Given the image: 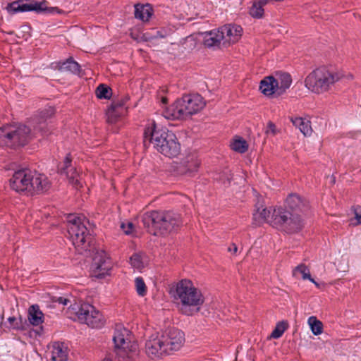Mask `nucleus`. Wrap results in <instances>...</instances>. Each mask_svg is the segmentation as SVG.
I'll use <instances>...</instances> for the list:
<instances>
[{
  "mask_svg": "<svg viewBox=\"0 0 361 361\" xmlns=\"http://www.w3.org/2000/svg\"><path fill=\"white\" fill-rule=\"evenodd\" d=\"M142 222L147 232L155 236H166L177 232L183 224L179 214L165 210H153L145 213Z\"/></svg>",
  "mask_w": 361,
  "mask_h": 361,
  "instance_id": "nucleus-1",
  "label": "nucleus"
},
{
  "mask_svg": "<svg viewBox=\"0 0 361 361\" xmlns=\"http://www.w3.org/2000/svg\"><path fill=\"white\" fill-rule=\"evenodd\" d=\"M143 144L145 147L152 144L154 148L168 157H175L180 152V145L176 135L167 130L157 129L154 122L145 128Z\"/></svg>",
  "mask_w": 361,
  "mask_h": 361,
  "instance_id": "nucleus-2",
  "label": "nucleus"
},
{
  "mask_svg": "<svg viewBox=\"0 0 361 361\" xmlns=\"http://www.w3.org/2000/svg\"><path fill=\"white\" fill-rule=\"evenodd\" d=\"M11 188L18 192H27L30 195L47 192L51 186L47 177L35 171L23 169L15 171L10 179Z\"/></svg>",
  "mask_w": 361,
  "mask_h": 361,
  "instance_id": "nucleus-3",
  "label": "nucleus"
},
{
  "mask_svg": "<svg viewBox=\"0 0 361 361\" xmlns=\"http://www.w3.org/2000/svg\"><path fill=\"white\" fill-rule=\"evenodd\" d=\"M205 104L204 98L199 94H185L166 107L163 114L169 120H184L200 111Z\"/></svg>",
  "mask_w": 361,
  "mask_h": 361,
  "instance_id": "nucleus-4",
  "label": "nucleus"
},
{
  "mask_svg": "<svg viewBox=\"0 0 361 361\" xmlns=\"http://www.w3.org/2000/svg\"><path fill=\"white\" fill-rule=\"evenodd\" d=\"M174 298L181 302V312L188 316L199 312L204 300L201 291L194 287L190 280L186 279L176 284Z\"/></svg>",
  "mask_w": 361,
  "mask_h": 361,
  "instance_id": "nucleus-5",
  "label": "nucleus"
},
{
  "mask_svg": "<svg viewBox=\"0 0 361 361\" xmlns=\"http://www.w3.org/2000/svg\"><path fill=\"white\" fill-rule=\"evenodd\" d=\"M34 137L31 128L23 123L0 127V146L18 149L27 145Z\"/></svg>",
  "mask_w": 361,
  "mask_h": 361,
  "instance_id": "nucleus-6",
  "label": "nucleus"
},
{
  "mask_svg": "<svg viewBox=\"0 0 361 361\" xmlns=\"http://www.w3.org/2000/svg\"><path fill=\"white\" fill-rule=\"evenodd\" d=\"M341 79L338 73L321 67L311 72L305 78V86L312 92L322 94L329 91Z\"/></svg>",
  "mask_w": 361,
  "mask_h": 361,
  "instance_id": "nucleus-7",
  "label": "nucleus"
},
{
  "mask_svg": "<svg viewBox=\"0 0 361 361\" xmlns=\"http://www.w3.org/2000/svg\"><path fill=\"white\" fill-rule=\"evenodd\" d=\"M85 218L69 214L67 217L68 233L72 239L73 243L78 250L82 253L83 251L90 250L92 237L88 233L85 225Z\"/></svg>",
  "mask_w": 361,
  "mask_h": 361,
  "instance_id": "nucleus-8",
  "label": "nucleus"
},
{
  "mask_svg": "<svg viewBox=\"0 0 361 361\" xmlns=\"http://www.w3.org/2000/svg\"><path fill=\"white\" fill-rule=\"evenodd\" d=\"M112 340L114 352L119 358L128 359L137 353V343L132 341L131 331L121 324L116 325Z\"/></svg>",
  "mask_w": 361,
  "mask_h": 361,
  "instance_id": "nucleus-9",
  "label": "nucleus"
},
{
  "mask_svg": "<svg viewBox=\"0 0 361 361\" xmlns=\"http://www.w3.org/2000/svg\"><path fill=\"white\" fill-rule=\"evenodd\" d=\"M271 225L286 233H295L303 227V220L299 214H293L284 208H274Z\"/></svg>",
  "mask_w": 361,
  "mask_h": 361,
  "instance_id": "nucleus-10",
  "label": "nucleus"
},
{
  "mask_svg": "<svg viewBox=\"0 0 361 361\" xmlns=\"http://www.w3.org/2000/svg\"><path fill=\"white\" fill-rule=\"evenodd\" d=\"M47 1L43 0L37 1L35 0H18L9 3L7 6V10L11 13H16L18 12L35 11L37 13H54L59 11L57 7H47L46 4Z\"/></svg>",
  "mask_w": 361,
  "mask_h": 361,
  "instance_id": "nucleus-11",
  "label": "nucleus"
},
{
  "mask_svg": "<svg viewBox=\"0 0 361 361\" xmlns=\"http://www.w3.org/2000/svg\"><path fill=\"white\" fill-rule=\"evenodd\" d=\"M76 314L81 322L92 328H101L105 323L102 314L89 303L81 304Z\"/></svg>",
  "mask_w": 361,
  "mask_h": 361,
  "instance_id": "nucleus-12",
  "label": "nucleus"
},
{
  "mask_svg": "<svg viewBox=\"0 0 361 361\" xmlns=\"http://www.w3.org/2000/svg\"><path fill=\"white\" fill-rule=\"evenodd\" d=\"M54 113V109L49 106L39 111L32 118L34 130L40 133L43 137H48L51 135L53 129L51 126H49L47 120L51 118Z\"/></svg>",
  "mask_w": 361,
  "mask_h": 361,
  "instance_id": "nucleus-13",
  "label": "nucleus"
},
{
  "mask_svg": "<svg viewBox=\"0 0 361 361\" xmlns=\"http://www.w3.org/2000/svg\"><path fill=\"white\" fill-rule=\"evenodd\" d=\"M54 113V109L49 106L39 111L32 118L34 130L40 133L43 137H48L51 135L53 129L51 126H49L47 120L51 118Z\"/></svg>",
  "mask_w": 361,
  "mask_h": 361,
  "instance_id": "nucleus-14",
  "label": "nucleus"
},
{
  "mask_svg": "<svg viewBox=\"0 0 361 361\" xmlns=\"http://www.w3.org/2000/svg\"><path fill=\"white\" fill-rule=\"evenodd\" d=\"M168 354L180 349L185 342L184 333L178 329H169L161 335Z\"/></svg>",
  "mask_w": 361,
  "mask_h": 361,
  "instance_id": "nucleus-15",
  "label": "nucleus"
},
{
  "mask_svg": "<svg viewBox=\"0 0 361 361\" xmlns=\"http://www.w3.org/2000/svg\"><path fill=\"white\" fill-rule=\"evenodd\" d=\"M72 156L71 153L66 154L63 162L58 164L57 170L58 173L61 175H66L68 178L69 183L75 187L76 189H79L82 187V184L79 179V173L76 169L72 166Z\"/></svg>",
  "mask_w": 361,
  "mask_h": 361,
  "instance_id": "nucleus-16",
  "label": "nucleus"
},
{
  "mask_svg": "<svg viewBox=\"0 0 361 361\" xmlns=\"http://www.w3.org/2000/svg\"><path fill=\"white\" fill-rule=\"evenodd\" d=\"M200 161L195 154H189L176 163L175 171L179 175L192 176L197 171Z\"/></svg>",
  "mask_w": 361,
  "mask_h": 361,
  "instance_id": "nucleus-17",
  "label": "nucleus"
},
{
  "mask_svg": "<svg viewBox=\"0 0 361 361\" xmlns=\"http://www.w3.org/2000/svg\"><path fill=\"white\" fill-rule=\"evenodd\" d=\"M167 350L161 335H152L145 343L146 353L152 359L168 355Z\"/></svg>",
  "mask_w": 361,
  "mask_h": 361,
  "instance_id": "nucleus-18",
  "label": "nucleus"
},
{
  "mask_svg": "<svg viewBox=\"0 0 361 361\" xmlns=\"http://www.w3.org/2000/svg\"><path fill=\"white\" fill-rule=\"evenodd\" d=\"M92 268L95 277L103 279L110 274L112 264L110 259L106 257L104 252H102L93 258Z\"/></svg>",
  "mask_w": 361,
  "mask_h": 361,
  "instance_id": "nucleus-19",
  "label": "nucleus"
},
{
  "mask_svg": "<svg viewBox=\"0 0 361 361\" xmlns=\"http://www.w3.org/2000/svg\"><path fill=\"white\" fill-rule=\"evenodd\" d=\"M202 35L203 44L207 48H219L221 42L224 38L223 27L218 30H213L201 34Z\"/></svg>",
  "mask_w": 361,
  "mask_h": 361,
  "instance_id": "nucleus-20",
  "label": "nucleus"
},
{
  "mask_svg": "<svg viewBox=\"0 0 361 361\" xmlns=\"http://www.w3.org/2000/svg\"><path fill=\"white\" fill-rule=\"evenodd\" d=\"M287 207L292 211L291 213H305L308 209V202L306 200L302 199L299 195L293 194L289 195L286 199Z\"/></svg>",
  "mask_w": 361,
  "mask_h": 361,
  "instance_id": "nucleus-21",
  "label": "nucleus"
},
{
  "mask_svg": "<svg viewBox=\"0 0 361 361\" xmlns=\"http://www.w3.org/2000/svg\"><path fill=\"white\" fill-rule=\"evenodd\" d=\"M274 208L270 207L264 208L262 205L257 206L253 213V221L255 225H261L264 223L271 224V215Z\"/></svg>",
  "mask_w": 361,
  "mask_h": 361,
  "instance_id": "nucleus-22",
  "label": "nucleus"
},
{
  "mask_svg": "<svg viewBox=\"0 0 361 361\" xmlns=\"http://www.w3.org/2000/svg\"><path fill=\"white\" fill-rule=\"evenodd\" d=\"M68 348L63 342H55L51 352L52 361H67Z\"/></svg>",
  "mask_w": 361,
  "mask_h": 361,
  "instance_id": "nucleus-23",
  "label": "nucleus"
},
{
  "mask_svg": "<svg viewBox=\"0 0 361 361\" xmlns=\"http://www.w3.org/2000/svg\"><path fill=\"white\" fill-rule=\"evenodd\" d=\"M276 87L277 82L273 76L266 77L260 82L259 90L265 95L270 96L276 93Z\"/></svg>",
  "mask_w": 361,
  "mask_h": 361,
  "instance_id": "nucleus-24",
  "label": "nucleus"
},
{
  "mask_svg": "<svg viewBox=\"0 0 361 361\" xmlns=\"http://www.w3.org/2000/svg\"><path fill=\"white\" fill-rule=\"evenodd\" d=\"M57 67L60 71L71 72L74 74L79 75L81 71L80 66L73 60V57H69L64 61H59Z\"/></svg>",
  "mask_w": 361,
  "mask_h": 361,
  "instance_id": "nucleus-25",
  "label": "nucleus"
},
{
  "mask_svg": "<svg viewBox=\"0 0 361 361\" xmlns=\"http://www.w3.org/2000/svg\"><path fill=\"white\" fill-rule=\"evenodd\" d=\"M28 320L33 326H38L44 322V314L38 305H32L29 307Z\"/></svg>",
  "mask_w": 361,
  "mask_h": 361,
  "instance_id": "nucleus-26",
  "label": "nucleus"
},
{
  "mask_svg": "<svg viewBox=\"0 0 361 361\" xmlns=\"http://www.w3.org/2000/svg\"><path fill=\"white\" fill-rule=\"evenodd\" d=\"M275 81L277 82L276 93L281 94L288 89L292 83V79L290 74L286 73H279Z\"/></svg>",
  "mask_w": 361,
  "mask_h": 361,
  "instance_id": "nucleus-27",
  "label": "nucleus"
},
{
  "mask_svg": "<svg viewBox=\"0 0 361 361\" xmlns=\"http://www.w3.org/2000/svg\"><path fill=\"white\" fill-rule=\"evenodd\" d=\"M290 121L294 126L298 128L305 136H310L312 133L310 121L302 117H292Z\"/></svg>",
  "mask_w": 361,
  "mask_h": 361,
  "instance_id": "nucleus-28",
  "label": "nucleus"
},
{
  "mask_svg": "<svg viewBox=\"0 0 361 361\" xmlns=\"http://www.w3.org/2000/svg\"><path fill=\"white\" fill-rule=\"evenodd\" d=\"M153 13L152 7L149 4L135 5V17L143 22L148 21Z\"/></svg>",
  "mask_w": 361,
  "mask_h": 361,
  "instance_id": "nucleus-29",
  "label": "nucleus"
},
{
  "mask_svg": "<svg viewBox=\"0 0 361 361\" xmlns=\"http://www.w3.org/2000/svg\"><path fill=\"white\" fill-rule=\"evenodd\" d=\"M243 34L240 25L230 24L227 26V44H234L240 40Z\"/></svg>",
  "mask_w": 361,
  "mask_h": 361,
  "instance_id": "nucleus-30",
  "label": "nucleus"
},
{
  "mask_svg": "<svg viewBox=\"0 0 361 361\" xmlns=\"http://www.w3.org/2000/svg\"><path fill=\"white\" fill-rule=\"evenodd\" d=\"M231 149L239 154L245 153L249 147L247 142L240 136H235L231 141L229 145Z\"/></svg>",
  "mask_w": 361,
  "mask_h": 361,
  "instance_id": "nucleus-31",
  "label": "nucleus"
},
{
  "mask_svg": "<svg viewBox=\"0 0 361 361\" xmlns=\"http://www.w3.org/2000/svg\"><path fill=\"white\" fill-rule=\"evenodd\" d=\"M265 5H267V4L264 3V0L253 1L249 10L250 15L255 18H262L264 12L263 7Z\"/></svg>",
  "mask_w": 361,
  "mask_h": 361,
  "instance_id": "nucleus-32",
  "label": "nucleus"
},
{
  "mask_svg": "<svg viewBox=\"0 0 361 361\" xmlns=\"http://www.w3.org/2000/svg\"><path fill=\"white\" fill-rule=\"evenodd\" d=\"M299 274H301V277L303 280L308 279L311 282L314 283V280L311 277L308 267L305 264L298 265L293 270V276L294 277H299Z\"/></svg>",
  "mask_w": 361,
  "mask_h": 361,
  "instance_id": "nucleus-33",
  "label": "nucleus"
},
{
  "mask_svg": "<svg viewBox=\"0 0 361 361\" xmlns=\"http://www.w3.org/2000/svg\"><path fill=\"white\" fill-rule=\"evenodd\" d=\"M129 99V97L126 95L120 99L114 101L108 109V114L109 116H117V114H119L118 109L123 107Z\"/></svg>",
  "mask_w": 361,
  "mask_h": 361,
  "instance_id": "nucleus-34",
  "label": "nucleus"
},
{
  "mask_svg": "<svg viewBox=\"0 0 361 361\" xmlns=\"http://www.w3.org/2000/svg\"><path fill=\"white\" fill-rule=\"evenodd\" d=\"M112 90L105 84H100L95 90L96 96L99 99H109L112 94Z\"/></svg>",
  "mask_w": 361,
  "mask_h": 361,
  "instance_id": "nucleus-35",
  "label": "nucleus"
},
{
  "mask_svg": "<svg viewBox=\"0 0 361 361\" xmlns=\"http://www.w3.org/2000/svg\"><path fill=\"white\" fill-rule=\"evenodd\" d=\"M308 324L310 326L312 334L315 336L322 333L323 324L316 317L312 316L308 318Z\"/></svg>",
  "mask_w": 361,
  "mask_h": 361,
  "instance_id": "nucleus-36",
  "label": "nucleus"
},
{
  "mask_svg": "<svg viewBox=\"0 0 361 361\" xmlns=\"http://www.w3.org/2000/svg\"><path fill=\"white\" fill-rule=\"evenodd\" d=\"M287 328L288 323L286 322L282 321L278 322L276 325L275 329L271 332L270 337L275 339L280 338Z\"/></svg>",
  "mask_w": 361,
  "mask_h": 361,
  "instance_id": "nucleus-37",
  "label": "nucleus"
},
{
  "mask_svg": "<svg viewBox=\"0 0 361 361\" xmlns=\"http://www.w3.org/2000/svg\"><path fill=\"white\" fill-rule=\"evenodd\" d=\"M8 322L10 324V327L16 329V330H24L25 329V324L26 322L23 323V319L21 317L19 318H16L15 317H10L8 318Z\"/></svg>",
  "mask_w": 361,
  "mask_h": 361,
  "instance_id": "nucleus-38",
  "label": "nucleus"
},
{
  "mask_svg": "<svg viewBox=\"0 0 361 361\" xmlns=\"http://www.w3.org/2000/svg\"><path fill=\"white\" fill-rule=\"evenodd\" d=\"M137 293L140 296H144L147 293V286L142 277H137L135 280Z\"/></svg>",
  "mask_w": 361,
  "mask_h": 361,
  "instance_id": "nucleus-39",
  "label": "nucleus"
},
{
  "mask_svg": "<svg viewBox=\"0 0 361 361\" xmlns=\"http://www.w3.org/2000/svg\"><path fill=\"white\" fill-rule=\"evenodd\" d=\"M130 264L135 269H140L143 267L142 256L140 253H134L130 257Z\"/></svg>",
  "mask_w": 361,
  "mask_h": 361,
  "instance_id": "nucleus-40",
  "label": "nucleus"
},
{
  "mask_svg": "<svg viewBox=\"0 0 361 361\" xmlns=\"http://www.w3.org/2000/svg\"><path fill=\"white\" fill-rule=\"evenodd\" d=\"M121 227L123 230V231L126 234H130L132 233L133 228V224L131 222H128L127 224V228H126L125 224L123 223L121 224Z\"/></svg>",
  "mask_w": 361,
  "mask_h": 361,
  "instance_id": "nucleus-41",
  "label": "nucleus"
},
{
  "mask_svg": "<svg viewBox=\"0 0 361 361\" xmlns=\"http://www.w3.org/2000/svg\"><path fill=\"white\" fill-rule=\"evenodd\" d=\"M238 246L234 243L231 244V246L228 248V251L232 252L234 255L238 253Z\"/></svg>",
  "mask_w": 361,
  "mask_h": 361,
  "instance_id": "nucleus-42",
  "label": "nucleus"
},
{
  "mask_svg": "<svg viewBox=\"0 0 361 361\" xmlns=\"http://www.w3.org/2000/svg\"><path fill=\"white\" fill-rule=\"evenodd\" d=\"M55 301L58 302L60 304L66 305L68 304V302H69V300L64 298L63 297H59Z\"/></svg>",
  "mask_w": 361,
  "mask_h": 361,
  "instance_id": "nucleus-43",
  "label": "nucleus"
},
{
  "mask_svg": "<svg viewBox=\"0 0 361 361\" xmlns=\"http://www.w3.org/2000/svg\"><path fill=\"white\" fill-rule=\"evenodd\" d=\"M268 132L271 131L274 135L276 134V126L273 123L269 122L268 123Z\"/></svg>",
  "mask_w": 361,
  "mask_h": 361,
  "instance_id": "nucleus-44",
  "label": "nucleus"
},
{
  "mask_svg": "<svg viewBox=\"0 0 361 361\" xmlns=\"http://www.w3.org/2000/svg\"><path fill=\"white\" fill-rule=\"evenodd\" d=\"M161 102L164 105H166L168 104V98L166 97H161Z\"/></svg>",
  "mask_w": 361,
  "mask_h": 361,
  "instance_id": "nucleus-45",
  "label": "nucleus"
},
{
  "mask_svg": "<svg viewBox=\"0 0 361 361\" xmlns=\"http://www.w3.org/2000/svg\"><path fill=\"white\" fill-rule=\"evenodd\" d=\"M355 219L359 224H361V214L355 213Z\"/></svg>",
  "mask_w": 361,
  "mask_h": 361,
  "instance_id": "nucleus-46",
  "label": "nucleus"
},
{
  "mask_svg": "<svg viewBox=\"0 0 361 361\" xmlns=\"http://www.w3.org/2000/svg\"><path fill=\"white\" fill-rule=\"evenodd\" d=\"M21 28L23 30V31L26 32L27 30H30L31 28L30 26L27 25H23L21 26Z\"/></svg>",
  "mask_w": 361,
  "mask_h": 361,
  "instance_id": "nucleus-47",
  "label": "nucleus"
},
{
  "mask_svg": "<svg viewBox=\"0 0 361 361\" xmlns=\"http://www.w3.org/2000/svg\"><path fill=\"white\" fill-rule=\"evenodd\" d=\"M283 0H264V3H266L267 4L271 2L274 1H282Z\"/></svg>",
  "mask_w": 361,
  "mask_h": 361,
  "instance_id": "nucleus-48",
  "label": "nucleus"
},
{
  "mask_svg": "<svg viewBox=\"0 0 361 361\" xmlns=\"http://www.w3.org/2000/svg\"><path fill=\"white\" fill-rule=\"evenodd\" d=\"M3 319H4V315L1 314V315H0V327H1V326H2Z\"/></svg>",
  "mask_w": 361,
  "mask_h": 361,
  "instance_id": "nucleus-49",
  "label": "nucleus"
},
{
  "mask_svg": "<svg viewBox=\"0 0 361 361\" xmlns=\"http://www.w3.org/2000/svg\"><path fill=\"white\" fill-rule=\"evenodd\" d=\"M102 361H112V360L109 358H104Z\"/></svg>",
  "mask_w": 361,
  "mask_h": 361,
  "instance_id": "nucleus-50",
  "label": "nucleus"
},
{
  "mask_svg": "<svg viewBox=\"0 0 361 361\" xmlns=\"http://www.w3.org/2000/svg\"><path fill=\"white\" fill-rule=\"evenodd\" d=\"M314 283L315 284L316 286H317V287L319 286V284L315 281H314Z\"/></svg>",
  "mask_w": 361,
  "mask_h": 361,
  "instance_id": "nucleus-51",
  "label": "nucleus"
}]
</instances>
